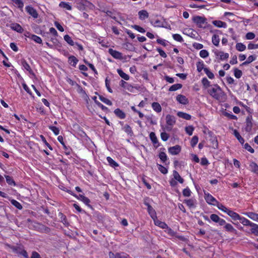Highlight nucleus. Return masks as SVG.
<instances>
[{"label":"nucleus","mask_w":258,"mask_h":258,"mask_svg":"<svg viewBox=\"0 0 258 258\" xmlns=\"http://www.w3.org/2000/svg\"><path fill=\"white\" fill-rule=\"evenodd\" d=\"M208 92L210 96L216 100L222 99L224 95L223 91L217 84L211 86V87L208 90Z\"/></svg>","instance_id":"nucleus-1"},{"label":"nucleus","mask_w":258,"mask_h":258,"mask_svg":"<svg viewBox=\"0 0 258 258\" xmlns=\"http://www.w3.org/2000/svg\"><path fill=\"white\" fill-rule=\"evenodd\" d=\"M192 21L198 27L205 28L207 24V19L204 17L196 16L192 18Z\"/></svg>","instance_id":"nucleus-2"},{"label":"nucleus","mask_w":258,"mask_h":258,"mask_svg":"<svg viewBox=\"0 0 258 258\" xmlns=\"http://www.w3.org/2000/svg\"><path fill=\"white\" fill-rule=\"evenodd\" d=\"M75 1L80 10H85L87 8L91 9L93 7V4L87 0H75Z\"/></svg>","instance_id":"nucleus-3"},{"label":"nucleus","mask_w":258,"mask_h":258,"mask_svg":"<svg viewBox=\"0 0 258 258\" xmlns=\"http://www.w3.org/2000/svg\"><path fill=\"white\" fill-rule=\"evenodd\" d=\"M108 254L109 258H130L128 254L123 252L114 253L110 251Z\"/></svg>","instance_id":"nucleus-4"},{"label":"nucleus","mask_w":258,"mask_h":258,"mask_svg":"<svg viewBox=\"0 0 258 258\" xmlns=\"http://www.w3.org/2000/svg\"><path fill=\"white\" fill-rule=\"evenodd\" d=\"M205 200L206 202L209 204L216 206L218 203V201L212 195L210 194H205Z\"/></svg>","instance_id":"nucleus-5"},{"label":"nucleus","mask_w":258,"mask_h":258,"mask_svg":"<svg viewBox=\"0 0 258 258\" xmlns=\"http://www.w3.org/2000/svg\"><path fill=\"white\" fill-rule=\"evenodd\" d=\"M12 249L15 252L22 255L25 258H28V255L26 251L22 249L21 247H13Z\"/></svg>","instance_id":"nucleus-6"},{"label":"nucleus","mask_w":258,"mask_h":258,"mask_svg":"<svg viewBox=\"0 0 258 258\" xmlns=\"http://www.w3.org/2000/svg\"><path fill=\"white\" fill-rule=\"evenodd\" d=\"M108 52L114 58L119 59H122V53L119 51L110 48L109 49Z\"/></svg>","instance_id":"nucleus-7"},{"label":"nucleus","mask_w":258,"mask_h":258,"mask_svg":"<svg viewBox=\"0 0 258 258\" xmlns=\"http://www.w3.org/2000/svg\"><path fill=\"white\" fill-rule=\"evenodd\" d=\"M181 151V147L179 145H176L173 147H170L168 149L169 152L172 155H177Z\"/></svg>","instance_id":"nucleus-8"},{"label":"nucleus","mask_w":258,"mask_h":258,"mask_svg":"<svg viewBox=\"0 0 258 258\" xmlns=\"http://www.w3.org/2000/svg\"><path fill=\"white\" fill-rule=\"evenodd\" d=\"M176 100L179 102L180 104L186 105L188 103L187 98L183 95H178L176 96Z\"/></svg>","instance_id":"nucleus-9"},{"label":"nucleus","mask_w":258,"mask_h":258,"mask_svg":"<svg viewBox=\"0 0 258 258\" xmlns=\"http://www.w3.org/2000/svg\"><path fill=\"white\" fill-rule=\"evenodd\" d=\"M26 11L33 18H37L38 17V14L36 11L31 6H27L26 7Z\"/></svg>","instance_id":"nucleus-10"},{"label":"nucleus","mask_w":258,"mask_h":258,"mask_svg":"<svg viewBox=\"0 0 258 258\" xmlns=\"http://www.w3.org/2000/svg\"><path fill=\"white\" fill-rule=\"evenodd\" d=\"M240 222L243 225L245 226H256V224L253 223H251L248 219L244 218V217H240L239 219Z\"/></svg>","instance_id":"nucleus-11"},{"label":"nucleus","mask_w":258,"mask_h":258,"mask_svg":"<svg viewBox=\"0 0 258 258\" xmlns=\"http://www.w3.org/2000/svg\"><path fill=\"white\" fill-rule=\"evenodd\" d=\"M166 123L168 125H173L175 123V118L174 116L167 115L166 116Z\"/></svg>","instance_id":"nucleus-12"},{"label":"nucleus","mask_w":258,"mask_h":258,"mask_svg":"<svg viewBox=\"0 0 258 258\" xmlns=\"http://www.w3.org/2000/svg\"><path fill=\"white\" fill-rule=\"evenodd\" d=\"M249 170L255 174H258V165L254 162H251L249 164Z\"/></svg>","instance_id":"nucleus-13"},{"label":"nucleus","mask_w":258,"mask_h":258,"mask_svg":"<svg viewBox=\"0 0 258 258\" xmlns=\"http://www.w3.org/2000/svg\"><path fill=\"white\" fill-rule=\"evenodd\" d=\"M73 196L76 197L78 199L84 202L87 205L90 206L89 203L90 202V201L88 198L85 197L82 195H79L78 196L75 195H73Z\"/></svg>","instance_id":"nucleus-14"},{"label":"nucleus","mask_w":258,"mask_h":258,"mask_svg":"<svg viewBox=\"0 0 258 258\" xmlns=\"http://www.w3.org/2000/svg\"><path fill=\"white\" fill-rule=\"evenodd\" d=\"M11 28L13 30H15L19 33H22L23 31V29L22 27L17 23L12 24L11 26Z\"/></svg>","instance_id":"nucleus-15"},{"label":"nucleus","mask_w":258,"mask_h":258,"mask_svg":"<svg viewBox=\"0 0 258 258\" xmlns=\"http://www.w3.org/2000/svg\"><path fill=\"white\" fill-rule=\"evenodd\" d=\"M217 56H219L221 60H225L229 57V54L228 53H224L223 51H218L215 52Z\"/></svg>","instance_id":"nucleus-16"},{"label":"nucleus","mask_w":258,"mask_h":258,"mask_svg":"<svg viewBox=\"0 0 258 258\" xmlns=\"http://www.w3.org/2000/svg\"><path fill=\"white\" fill-rule=\"evenodd\" d=\"M28 34H29V35H25V36L30 38L32 40H34L36 43L39 44L42 43V40L40 37L34 34L30 35L29 33H28Z\"/></svg>","instance_id":"nucleus-17"},{"label":"nucleus","mask_w":258,"mask_h":258,"mask_svg":"<svg viewBox=\"0 0 258 258\" xmlns=\"http://www.w3.org/2000/svg\"><path fill=\"white\" fill-rule=\"evenodd\" d=\"M139 18L142 20H145L149 17V14L146 10H141L139 12Z\"/></svg>","instance_id":"nucleus-18"},{"label":"nucleus","mask_w":258,"mask_h":258,"mask_svg":"<svg viewBox=\"0 0 258 258\" xmlns=\"http://www.w3.org/2000/svg\"><path fill=\"white\" fill-rule=\"evenodd\" d=\"M244 214L251 219L258 222V214L253 212L245 213Z\"/></svg>","instance_id":"nucleus-19"},{"label":"nucleus","mask_w":258,"mask_h":258,"mask_svg":"<svg viewBox=\"0 0 258 258\" xmlns=\"http://www.w3.org/2000/svg\"><path fill=\"white\" fill-rule=\"evenodd\" d=\"M114 112L117 117L121 119H124L125 117V114L119 108L116 109Z\"/></svg>","instance_id":"nucleus-20"},{"label":"nucleus","mask_w":258,"mask_h":258,"mask_svg":"<svg viewBox=\"0 0 258 258\" xmlns=\"http://www.w3.org/2000/svg\"><path fill=\"white\" fill-rule=\"evenodd\" d=\"M213 24L214 25L219 28H226L227 26L226 23L219 20L213 21Z\"/></svg>","instance_id":"nucleus-21"},{"label":"nucleus","mask_w":258,"mask_h":258,"mask_svg":"<svg viewBox=\"0 0 258 258\" xmlns=\"http://www.w3.org/2000/svg\"><path fill=\"white\" fill-rule=\"evenodd\" d=\"M119 85L129 91H131V89L133 88L131 85L128 84L127 82L123 80H121L119 83Z\"/></svg>","instance_id":"nucleus-22"},{"label":"nucleus","mask_w":258,"mask_h":258,"mask_svg":"<svg viewBox=\"0 0 258 258\" xmlns=\"http://www.w3.org/2000/svg\"><path fill=\"white\" fill-rule=\"evenodd\" d=\"M152 107L156 112L159 113L162 110V108L160 104L158 102H153L152 104Z\"/></svg>","instance_id":"nucleus-23"},{"label":"nucleus","mask_w":258,"mask_h":258,"mask_svg":"<svg viewBox=\"0 0 258 258\" xmlns=\"http://www.w3.org/2000/svg\"><path fill=\"white\" fill-rule=\"evenodd\" d=\"M173 175L174 177V178L178 181L180 183H182L184 181L183 179L180 176V175L179 174V173L177 172V171L174 170L173 172Z\"/></svg>","instance_id":"nucleus-24"},{"label":"nucleus","mask_w":258,"mask_h":258,"mask_svg":"<svg viewBox=\"0 0 258 258\" xmlns=\"http://www.w3.org/2000/svg\"><path fill=\"white\" fill-rule=\"evenodd\" d=\"M177 114L178 117L184 118L186 120H189L191 118V115L186 113L178 112Z\"/></svg>","instance_id":"nucleus-25"},{"label":"nucleus","mask_w":258,"mask_h":258,"mask_svg":"<svg viewBox=\"0 0 258 258\" xmlns=\"http://www.w3.org/2000/svg\"><path fill=\"white\" fill-rule=\"evenodd\" d=\"M117 72L118 75L121 77L122 79L125 80H128L130 79V77L128 75L124 73L121 69H117Z\"/></svg>","instance_id":"nucleus-26"},{"label":"nucleus","mask_w":258,"mask_h":258,"mask_svg":"<svg viewBox=\"0 0 258 258\" xmlns=\"http://www.w3.org/2000/svg\"><path fill=\"white\" fill-rule=\"evenodd\" d=\"M22 64L23 68L25 69H26L27 71H28L30 74H34L32 69H31L30 66L25 60H23L22 62Z\"/></svg>","instance_id":"nucleus-27"},{"label":"nucleus","mask_w":258,"mask_h":258,"mask_svg":"<svg viewBox=\"0 0 258 258\" xmlns=\"http://www.w3.org/2000/svg\"><path fill=\"white\" fill-rule=\"evenodd\" d=\"M212 41L214 45H215L216 46H218L219 45L220 42L219 36L216 34L213 35L212 38Z\"/></svg>","instance_id":"nucleus-28"},{"label":"nucleus","mask_w":258,"mask_h":258,"mask_svg":"<svg viewBox=\"0 0 258 258\" xmlns=\"http://www.w3.org/2000/svg\"><path fill=\"white\" fill-rule=\"evenodd\" d=\"M78 61V59L74 56H71L69 57V62L73 66L75 67Z\"/></svg>","instance_id":"nucleus-29"},{"label":"nucleus","mask_w":258,"mask_h":258,"mask_svg":"<svg viewBox=\"0 0 258 258\" xmlns=\"http://www.w3.org/2000/svg\"><path fill=\"white\" fill-rule=\"evenodd\" d=\"M182 85L180 84H176L172 85L169 89V91H175L182 88Z\"/></svg>","instance_id":"nucleus-30"},{"label":"nucleus","mask_w":258,"mask_h":258,"mask_svg":"<svg viewBox=\"0 0 258 258\" xmlns=\"http://www.w3.org/2000/svg\"><path fill=\"white\" fill-rule=\"evenodd\" d=\"M148 209V212L151 217L154 219V218L156 217V213L154 209L152 207V206H149V208Z\"/></svg>","instance_id":"nucleus-31"},{"label":"nucleus","mask_w":258,"mask_h":258,"mask_svg":"<svg viewBox=\"0 0 258 258\" xmlns=\"http://www.w3.org/2000/svg\"><path fill=\"white\" fill-rule=\"evenodd\" d=\"M255 59H256L255 55H250L249 56H248L247 60L242 63V65H246L247 64H249L250 62H251L252 61L255 60Z\"/></svg>","instance_id":"nucleus-32"},{"label":"nucleus","mask_w":258,"mask_h":258,"mask_svg":"<svg viewBox=\"0 0 258 258\" xmlns=\"http://www.w3.org/2000/svg\"><path fill=\"white\" fill-rule=\"evenodd\" d=\"M150 138L154 145H156L158 143V139L154 132H151L150 134Z\"/></svg>","instance_id":"nucleus-33"},{"label":"nucleus","mask_w":258,"mask_h":258,"mask_svg":"<svg viewBox=\"0 0 258 258\" xmlns=\"http://www.w3.org/2000/svg\"><path fill=\"white\" fill-rule=\"evenodd\" d=\"M234 135L241 144H243L244 143V140L236 130H234Z\"/></svg>","instance_id":"nucleus-34"},{"label":"nucleus","mask_w":258,"mask_h":258,"mask_svg":"<svg viewBox=\"0 0 258 258\" xmlns=\"http://www.w3.org/2000/svg\"><path fill=\"white\" fill-rule=\"evenodd\" d=\"M236 49L239 51H243L246 49V46L242 43H237L236 44Z\"/></svg>","instance_id":"nucleus-35"},{"label":"nucleus","mask_w":258,"mask_h":258,"mask_svg":"<svg viewBox=\"0 0 258 258\" xmlns=\"http://www.w3.org/2000/svg\"><path fill=\"white\" fill-rule=\"evenodd\" d=\"M59 6L61 8L66 9L68 10H72V7L69 5L68 3L62 2L60 3Z\"/></svg>","instance_id":"nucleus-36"},{"label":"nucleus","mask_w":258,"mask_h":258,"mask_svg":"<svg viewBox=\"0 0 258 258\" xmlns=\"http://www.w3.org/2000/svg\"><path fill=\"white\" fill-rule=\"evenodd\" d=\"M202 84L205 88L207 89L208 87H211L210 82L206 78H204L202 80Z\"/></svg>","instance_id":"nucleus-37"},{"label":"nucleus","mask_w":258,"mask_h":258,"mask_svg":"<svg viewBox=\"0 0 258 258\" xmlns=\"http://www.w3.org/2000/svg\"><path fill=\"white\" fill-rule=\"evenodd\" d=\"M107 160L109 165L113 167H117L118 166V164L110 157L107 158Z\"/></svg>","instance_id":"nucleus-38"},{"label":"nucleus","mask_w":258,"mask_h":258,"mask_svg":"<svg viewBox=\"0 0 258 258\" xmlns=\"http://www.w3.org/2000/svg\"><path fill=\"white\" fill-rule=\"evenodd\" d=\"M11 203L13 206L19 210H21L23 208L21 204L15 200H11Z\"/></svg>","instance_id":"nucleus-39"},{"label":"nucleus","mask_w":258,"mask_h":258,"mask_svg":"<svg viewBox=\"0 0 258 258\" xmlns=\"http://www.w3.org/2000/svg\"><path fill=\"white\" fill-rule=\"evenodd\" d=\"M64 39L70 45H71V46L74 45L75 43H74L73 40L72 39L71 37L69 35H66L64 36Z\"/></svg>","instance_id":"nucleus-40"},{"label":"nucleus","mask_w":258,"mask_h":258,"mask_svg":"<svg viewBox=\"0 0 258 258\" xmlns=\"http://www.w3.org/2000/svg\"><path fill=\"white\" fill-rule=\"evenodd\" d=\"M204 72L207 75V76L208 77V78L210 79H213L214 78V74L211 72L209 69L206 68L204 69Z\"/></svg>","instance_id":"nucleus-41"},{"label":"nucleus","mask_w":258,"mask_h":258,"mask_svg":"<svg viewBox=\"0 0 258 258\" xmlns=\"http://www.w3.org/2000/svg\"><path fill=\"white\" fill-rule=\"evenodd\" d=\"M183 202L185 203L190 208L195 207L194 201L192 199L185 200Z\"/></svg>","instance_id":"nucleus-42"},{"label":"nucleus","mask_w":258,"mask_h":258,"mask_svg":"<svg viewBox=\"0 0 258 258\" xmlns=\"http://www.w3.org/2000/svg\"><path fill=\"white\" fill-rule=\"evenodd\" d=\"M154 221H155V225L158 226L159 227H160L163 229H164V228H166L167 227V225L164 222H161L159 220Z\"/></svg>","instance_id":"nucleus-43"},{"label":"nucleus","mask_w":258,"mask_h":258,"mask_svg":"<svg viewBox=\"0 0 258 258\" xmlns=\"http://www.w3.org/2000/svg\"><path fill=\"white\" fill-rule=\"evenodd\" d=\"M99 99H100V100L101 101H102L104 103L106 104L107 105H108L110 106L112 105V103L110 100L102 96H99Z\"/></svg>","instance_id":"nucleus-44"},{"label":"nucleus","mask_w":258,"mask_h":258,"mask_svg":"<svg viewBox=\"0 0 258 258\" xmlns=\"http://www.w3.org/2000/svg\"><path fill=\"white\" fill-rule=\"evenodd\" d=\"M197 71L199 72H201L202 70H204V64L203 61H199L197 63Z\"/></svg>","instance_id":"nucleus-45"},{"label":"nucleus","mask_w":258,"mask_h":258,"mask_svg":"<svg viewBox=\"0 0 258 258\" xmlns=\"http://www.w3.org/2000/svg\"><path fill=\"white\" fill-rule=\"evenodd\" d=\"M158 170L163 174H165L167 173L168 170L166 168L160 164H157Z\"/></svg>","instance_id":"nucleus-46"},{"label":"nucleus","mask_w":258,"mask_h":258,"mask_svg":"<svg viewBox=\"0 0 258 258\" xmlns=\"http://www.w3.org/2000/svg\"><path fill=\"white\" fill-rule=\"evenodd\" d=\"M7 182L10 184V185H15L16 183L13 178L9 176V175H5V176Z\"/></svg>","instance_id":"nucleus-47"},{"label":"nucleus","mask_w":258,"mask_h":258,"mask_svg":"<svg viewBox=\"0 0 258 258\" xmlns=\"http://www.w3.org/2000/svg\"><path fill=\"white\" fill-rule=\"evenodd\" d=\"M159 157L163 162H165L167 160V156L165 152H160L159 154Z\"/></svg>","instance_id":"nucleus-48"},{"label":"nucleus","mask_w":258,"mask_h":258,"mask_svg":"<svg viewBox=\"0 0 258 258\" xmlns=\"http://www.w3.org/2000/svg\"><path fill=\"white\" fill-rule=\"evenodd\" d=\"M216 206H217V207H218V208L219 210H220L225 213H226L227 211L228 210V209H227L224 205H223L222 204H221L219 202H218V203L216 204Z\"/></svg>","instance_id":"nucleus-49"},{"label":"nucleus","mask_w":258,"mask_h":258,"mask_svg":"<svg viewBox=\"0 0 258 258\" xmlns=\"http://www.w3.org/2000/svg\"><path fill=\"white\" fill-rule=\"evenodd\" d=\"M234 76L236 78H240L242 74L241 71L235 68L234 70Z\"/></svg>","instance_id":"nucleus-50"},{"label":"nucleus","mask_w":258,"mask_h":258,"mask_svg":"<svg viewBox=\"0 0 258 258\" xmlns=\"http://www.w3.org/2000/svg\"><path fill=\"white\" fill-rule=\"evenodd\" d=\"M132 27L141 33H145L146 32L143 28L137 25H132Z\"/></svg>","instance_id":"nucleus-51"},{"label":"nucleus","mask_w":258,"mask_h":258,"mask_svg":"<svg viewBox=\"0 0 258 258\" xmlns=\"http://www.w3.org/2000/svg\"><path fill=\"white\" fill-rule=\"evenodd\" d=\"M198 142V137L196 136H195L191 139V140L190 141V145L192 147H194V146H195L197 145Z\"/></svg>","instance_id":"nucleus-52"},{"label":"nucleus","mask_w":258,"mask_h":258,"mask_svg":"<svg viewBox=\"0 0 258 258\" xmlns=\"http://www.w3.org/2000/svg\"><path fill=\"white\" fill-rule=\"evenodd\" d=\"M194 130V128L191 125L185 127V132L189 136H191Z\"/></svg>","instance_id":"nucleus-53"},{"label":"nucleus","mask_w":258,"mask_h":258,"mask_svg":"<svg viewBox=\"0 0 258 258\" xmlns=\"http://www.w3.org/2000/svg\"><path fill=\"white\" fill-rule=\"evenodd\" d=\"M173 39L178 42H181L183 41L182 37L180 35L178 34H175L172 35Z\"/></svg>","instance_id":"nucleus-54"},{"label":"nucleus","mask_w":258,"mask_h":258,"mask_svg":"<svg viewBox=\"0 0 258 258\" xmlns=\"http://www.w3.org/2000/svg\"><path fill=\"white\" fill-rule=\"evenodd\" d=\"M200 55L202 58H206L209 56V52L206 50H202L200 52Z\"/></svg>","instance_id":"nucleus-55"},{"label":"nucleus","mask_w":258,"mask_h":258,"mask_svg":"<svg viewBox=\"0 0 258 258\" xmlns=\"http://www.w3.org/2000/svg\"><path fill=\"white\" fill-rule=\"evenodd\" d=\"M182 193L184 197H189L191 195V191L188 187H186L183 190Z\"/></svg>","instance_id":"nucleus-56"},{"label":"nucleus","mask_w":258,"mask_h":258,"mask_svg":"<svg viewBox=\"0 0 258 258\" xmlns=\"http://www.w3.org/2000/svg\"><path fill=\"white\" fill-rule=\"evenodd\" d=\"M13 2L20 8H22L24 3L22 0H13Z\"/></svg>","instance_id":"nucleus-57"},{"label":"nucleus","mask_w":258,"mask_h":258,"mask_svg":"<svg viewBox=\"0 0 258 258\" xmlns=\"http://www.w3.org/2000/svg\"><path fill=\"white\" fill-rule=\"evenodd\" d=\"M252 122L250 120L248 121L247 120V123H246V126L245 127V130L246 132H249L251 130L252 127Z\"/></svg>","instance_id":"nucleus-58"},{"label":"nucleus","mask_w":258,"mask_h":258,"mask_svg":"<svg viewBox=\"0 0 258 258\" xmlns=\"http://www.w3.org/2000/svg\"><path fill=\"white\" fill-rule=\"evenodd\" d=\"M251 232L252 234L258 236V225L256 224V226H251Z\"/></svg>","instance_id":"nucleus-59"},{"label":"nucleus","mask_w":258,"mask_h":258,"mask_svg":"<svg viewBox=\"0 0 258 258\" xmlns=\"http://www.w3.org/2000/svg\"><path fill=\"white\" fill-rule=\"evenodd\" d=\"M224 228L228 231L232 232L233 230H234L233 227L229 223H226L225 224Z\"/></svg>","instance_id":"nucleus-60"},{"label":"nucleus","mask_w":258,"mask_h":258,"mask_svg":"<svg viewBox=\"0 0 258 258\" xmlns=\"http://www.w3.org/2000/svg\"><path fill=\"white\" fill-rule=\"evenodd\" d=\"M255 37V34L252 32H248L245 35V38L247 40H251Z\"/></svg>","instance_id":"nucleus-61"},{"label":"nucleus","mask_w":258,"mask_h":258,"mask_svg":"<svg viewBox=\"0 0 258 258\" xmlns=\"http://www.w3.org/2000/svg\"><path fill=\"white\" fill-rule=\"evenodd\" d=\"M244 148L251 153H253L254 152V149L248 143L245 144Z\"/></svg>","instance_id":"nucleus-62"},{"label":"nucleus","mask_w":258,"mask_h":258,"mask_svg":"<svg viewBox=\"0 0 258 258\" xmlns=\"http://www.w3.org/2000/svg\"><path fill=\"white\" fill-rule=\"evenodd\" d=\"M49 128L54 133L55 135L59 134V130L57 127L54 126H50Z\"/></svg>","instance_id":"nucleus-63"},{"label":"nucleus","mask_w":258,"mask_h":258,"mask_svg":"<svg viewBox=\"0 0 258 258\" xmlns=\"http://www.w3.org/2000/svg\"><path fill=\"white\" fill-rule=\"evenodd\" d=\"M210 218L213 222L217 223L220 217L217 215L213 214L211 215Z\"/></svg>","instance_id":"nucleus-64"}]
</instances>
